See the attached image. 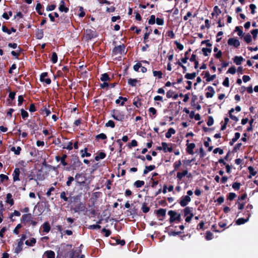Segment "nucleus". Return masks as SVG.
<instances>
[{"instance_id":"7c9ffc66","label":"nucleus","mask_w":258,"mask_h":258,"mask_svg":"<svg viewBox=\"0 0 258 258\" xmlns=\"http://www.w3.org/2000/svg\"><path fill=\"white\" fill-rule=\"evenodd\" d=\"M188 174L187 170H184L182 172H177V178L178 180H181L182 177L184 176H186Z\"/></svg>"},{"instance_id":"1a4fd4ad","label":"nucleus","mask_w":258,"mask_h":258,"mask_svg":"<svg viewBox=\"0 0 258 258\" xmlns=\"http://www.w3.org/2000/svg\"><path fill=\"white\" fill-rule=\"evenodd\" d=\"M48 76V73L47 72L42 73L40 76V81L41 82H45L46 84L49 85L51 82V79L50 78H45Z\"/></svg>"},{"instance_id":"c9c22d12","label":"nucleus","mask_w":258,"mask_h":258,"mask_svg":"<svg viewBox=\"0 0 258 258\" xmlns=\"http://www.w3.org/2000/svg\"><path fill=\"white\" fill-rule=\"evenodd\" d=\"M141 99L139 97H137L134 98L133 100V104L136 106L137 108H139L141 106L142 103H141Z\"/></svg>"},{"instance_id":"2f4dec72","label":"nucleus","mask_w":258,"mask_h":258,"mask_svg":"<svg viewBox=\"0 0 258 258\" xmlns=\"http://www.w3.org/2000/svg\"><path fill=\"white\" fill-rule=\"evenodd\" d=\"M44 33L42 29H37L36 32V37L38 39H41L43 37Z\"/></svg>"},{"instance_id":"4468645a","label":"nucleus","mask_w":258,"mask_h":258,"mask_svg":"<svg viewBox=\"0 0 258 258\" xmlns=\"http://www.w3.org/2000/svg\"><path fill=\"white\" fill-rule=\"evenodd\" d=\"M145 30H146V32L144 34V42L145 43L148 41L149 36L152 31V29L150 26H146L145 27Z\"/></svg>"},{"instance_id":"bb28decb","label":"nucleus","mask_w":258,"mask_h":258,"mask_svg":"<svg viewBox=\"0 0 258 258\" xmlns=\"http://www.w3.org/2000/svg\"><path fill=\"white\" fill-rule=\"evenodd\" d=\"M191 48H189L187 51H186L184 53V57L183 58H181V61L183 63H186L187 62V60L189 59L188 54L191 51Z\"/></svg>"},{"instance_id":"aec40b11","label":"nucleus","mask_w":258,"mask_h":258,"mask_svg":"<svg viewBox=\"0 0 258 258\" xmlns=\"http://www.w3.org/2000/svg\"><path fill=\"white\" fill-rule=\"evenodd\" d=\"M249 218V217H248V216H247L246 218H240L236 221V224L238 225L243 224L248 221Z\"/></svg>"},{"instance_id":"9d476101","label":"nucleus","mask_w":258,"mask_h":258,"mask_svg":"<svg viewBox=\"0 0 258 258\" xmlns=\"http://www.w3.org/2000/svg\"><path fill=\"white\" fill-rule=\"evenodd\" d=\"M191 201V198L188 196H183L181 198L179 204L181 207H185Z\"/></svg>"},{"instance_id":"c756f323","label":"nucleus","mask_w":258,"mask_h":258,"mask_svg":"<svg viewBox=\"0 0 258 258\" xmlns=\"http://www.w3.org/2000/svg\"><path fill=\"white\" fill-rule=\"evenodd\" d=\"M6 202L9 204H10L11 206H13L14 204V200L12 198V195L10 193H8L6 197Z\"/></svg>"},{"instance_id":"e433bc0d","label":"nucleus","mask_w":258,"mask_h":258,"mask_svg":"<svg viewBox=\"0 0 258 258\" xmlns=\"http://www.w3.org/2000/svg\"><path fill=\"white\" fill-rule=\"evenodd\" d=\"M175 133V130L173 128H169L167 131L165 133L166 138L169 139L171 137L172 135H173Z\"/></svg>"},{"instance_id":"ddd939ff","label":"nucleus","mask_w":258,"mask_h":258,"mask_svg":"<svg viewBox=\"0 0 258 258\" xmlns=\"http://www.w3.org/2000/svg\"><path fill=\"white\" fill-rule=\"evenodd\" d=\"M188 142L189 140H187L186 141L187 147L186 150L187 153L190 155H192L194 154L193 150L195 148L196 145L193 143L189 144Z\"/></svg>"},{"instance_id":"37998d69","label":"nucleus","mask_w":258,"mask_h":258,"mask_svg":"<svg viewBox=\"0 0 258 258\" xmlns=\"http://www.w3.org/2000/svg\"><path fill=\"white\" fill-rule=\"evenodd\" d=\"M138 80L136 79H132L130 78L128 79L127 83L129 85L132 87H135L137 85V83L138 82Z\"/></svg>"},{"instance_id":"b1692460","label":"nucleus","mask_w":258,"mask_h":258,"mask_svg":"<svg viewBox=\"0 0 258 258\" xmlns=\"http://www.w3.org/2000/svg\"><path fill=\"white\" fill-rule=\"evenodd\" d=\"M243 60H244V58L241 56H235L233 58V61L236 65L241 64Z\"/></svg>"},{"instance_id":"e2e57ef3","label":"nucleus","mask_w":258,"mask_h":258,"mask_svg":"<svg viewBox=\"0 0 258 258\" xmlns=\"http://www.w3.org/2000/svg\"><path fill=\"white\" fill-rule=\"evenodd\" d=\"M102 233H104V236L105 237H108L110 235L111 232L109 229H106V228H103L101 230Z\"/></svg>"},{"instance_id":"0e129e2a","label":"nucleus","mask_w":258,"mask_h":258,"mask_svg":"<svg viewBox=\"0 0 258 258\" xmlns=\"http://www.w3.org/2000/svg\"><path fill=\"white\" fill-rule=\"evenodd\" d=\"M242 146V143H239L235 145L232 150V152L235 153L238 150H239Z\"/></svg>"},{"instance_id":"dca6fc26","label":"nucleus","mask_w":258,"mask_h":258,"mask_svg":"<svg viewBox=\"0 0 258 258\" xmlns=\"http://www.w3.org/2000/svg\"><path fill=\"white\" fill-rule=\"evenodd\" d=\"M209 92L206 93V96L207 98H212L215 94V92L214 88L212 86H208L207 88Z\"/></svg>"},{"instance_id":"8fccbe9b","label":"nucleus","mask_w":258,"mask_h":258,"mask_svg":"<svg viewBox=\"0 0 258 258\" xmlns=\"http://www.w3.org/2000/svg\"><path fill=\"white\" fill-rule=\"evenodd\" d=\"M61 3H62V5H60V6L59 7V10L61 12H64L65 13H67L68 12L69 9L68 8H67L63 4H64V2L63 1H61Z\"/></svg>"},{"instance_id":"6ab92c4d","label":"nucleus","mask_w":258,"mask_h":258,"mask_svg":"<svg viewBox=\"0 0 258 258\" xmlns=\"http://www.w3.org/2000/svg\"><path fill=\"white\" fill-rule=\"evenodd\" d=\"M24 244V242L19 240L18 242L17 246L15 249V252L16 253H20L23 250V245Z\"/></svg>"},{"instance_id":"4be33fe9","label":"nucleus","mask_w":258,"mask_h":258,"mask_svg":"<svg viewBox=\"0 0 258 258\" xmlns=\"http://www.w3.org/2000/svg\"><path fill=\"white\" fill-rule=\"evenodd\" d=\"M44 256L46 258H54L55 253L52 250H47L44 252Z\"/></svg>"},{"instance_id":"20e7f679","label":"nucleus","mask_w":258,"mask_h":258,"mask_svg":"<svg viewBox=\"0 0 258 258\" xmlns=\"http://www.w3.org/2000/svg\"><path fill=\"white\" fill-rule=\"evenodd\" d=\"M75 213L84 212L86 211V204L85 202H80L75 205L74 207L71 208Z\"/></svg>"},{"instance_id":"f257e3e1","label":"nucleus","mask_w":258,"mask_h":258,"mask_svg":"<svg viewBox=\"0 0 258 258\" xmlns=\"http://www.w3.org/2000/svg\"><path fill=\"white\" fill-rule=\"evenodd\" d=\"M83 165L82 162L80 160L79 157L78 156H75L73 157L72 164L70 167H67L66 168V170L69 171L70 170H78L80 166Z\"/></svg>"},{"instance_id":"9b49d317","label":"nucleus","mask_w":258,"mask_h":258,"mask_svg":"<svg viewBox=\"0 0 258 258\" xmlns=\"http://www.w3.org/2000/svg\"><path fill=\"white\" fill-rule=\"evenodd\" d=\"M161 145L163 146V152L164 153H166L167 152L170 153L173 151V147L171 143L168 144L166 142H162Z\"/></svg>"},{"instance_id":"13d9d810","label":"nucleus","mask_w":258,"mask_h":258,"mask_svg":"<svg viewBox=\"0 0 258 258\" xmlns=\"http://www.w3.org/2000/svg\"><path fill=\"white\" fill-rule=\"evenodd\" d=\"M51 60L53 63H55L57 61V55L56 52H52Z\"/></svg>"},{"instance_id":"4c0bfd02","label":"nucleus","mask_w":258,"mask_h":258,"mask_svg":"<svg viewBox=\"0 0 258 258\" xmlns=\"http://www.w3.org/2000/svg\"><path fill=\"white\" fill-rule=\"evenodd\" d=\"M248 170L249 173V178H250L252 176H255L257 174V172L255 171L254 168L252 166H249Z\"/></svg>"},{"instance_id":"09e8293b","label":"nucleus","mask_w":258,"mask_h":258,"mask_svg":"<svg viewBox=\"0 0 258 258\" xmlns=\"http://www.w3.org/2000/svg\"><path fill=\"white\" fill-rule=\"evenodd\" d=\"M243 39L247 43H249L252 41L251 37L249 33H247L244 36Z\"/></svg>"},{"instance_id":"412c9836","label":"nucleus","mask_w":258,"mask_h":258,"mask_svg":"<svg viewBox=\"0 0 258 258\" xmlns=\"http://www.w3.org/2000/svg\"><path fill=\"white\" fill-rule=\"evenodd\" d=\"M2 31L4 32L8 33V34H11L12 32H15L16 31V29L13 27H12L11 29H9L6 26L4 25L2 26Z\"/></svg>"},{"instance_id":"49530a36","label":"nucleus","mask_w":258,"mask_h":258,"mask_svg":"<svg viewBox=\"0 0 258 258\" xmlns=\"http://www.w3.org/2000/svg\"><path fill=\"white\" fill-rule=\"evenodd\" d=\"M202 51L203 53L204 56H208L209 53H211L212 52V49L210 48H205L203 47L202 49Z\"/></svg>"},{"instance_id":"72a5a7b5","label":"nucleus","mask_w":258,"mask_h":258,"mask_svg":"<svg viewBox=\"0 0 258 258\" xmlns=\"http://www.w3.org/2000/svg\"><path fill=\"white\" fill-rule=\"evenodd\" d=\"M192 208L189 207H186L183 209V213H184V216H187L189 215H190V214H193L192 212Z\"/></svg>"},{"instance_id":"774afa93","label":"nucleus","mask_w":258,"mask_h":258,"mask_svg":"<svg viewBox=\"0 0 258 258\" xmlns=\"http://www.w3.org/2000/svg\"><path fill=\"white\" fill-rule=\"evenodd\" d=\"M251 34L252 35V37L254 39H255L257 37V35L258 34V29H255L250 31Z\"/></svg>"},{"instance_id":"603ef678","label":"nucleus","mask_w":258,"mask_h":258,"mask_svg":"<svg viewBox=\"0 0 258 258\" xmlns=\"http://www.w3.org/2000/svg\"><path fill=\"white\" fill-rule=\"evenodd\" d=\"M60 198L63 200L64 202H69V198L66 196V192L63 191L60 193Z\"/></svg>"},{"instance_id":"ea45409f","label":"nucleus","mask_w":258,"mask_h":258,"mask_svg":"<svg viewBox=\"0 0 258 258\" xmlns=\"http://www.w3.org/2000/svg\"><path fill=\"white\" fill-rule=\"evenodd\" d=\"M150 207L147 206V204L145 202L142 204L141 210L144 213H147L150 211Z\"/></svg>"},{"instance_id":"79ce46f5","label":"nucleus","mask_w":258,"mask_h":258,"mask_svg":"<svg viewBox=\"0 0 258 258\" xmlns=\"http://www.w3.org/2000/svg\"><path fill=\"white\" fill-rule=\"evenodd\" d=\"M234 111V108H231L229 111V117L230 118L232 119L233 120L235 121H237L238 120V118L237 116H235V115H233L232 114V113Z\"/></svg>"},{"instance_id":"473e14b6","label":"nucleus","mask_w":258,"mask_h":258,"mask_svg":"<svg viewBox=\"0 0 258 258\" xmlns=\"http://www.w3.org/2000/svg\"><path fill=\"white\" fill-rule=\"evenodd\" d=\"M253 208V206L252 205L248 204L246 207V212L245 215L248 216V217H250L251 214V210Z\"/></svg>"},{"instance_id":"a878e982","label":"nucleus","mask_w":258,"mask_h":258,"mask_svg":"<svg viewBox=\"0 0 258 258\" xmlns=\"http://www.w3.org/2000/svg\"><path fill=\"white\" fill-rule=\"evenodd\" d=\"M88 148H85L84 150H81L80 151L81 156L82 158H84L85 157H90L91 154L90 153L88 152Z\"/></svg>"},{"instance_id":"de8ad7c7","label":"nucleus","mask_w":258,"mask_h":258,"mask_svg":"<svg viewBox=\"0 0 258 258\" xmlns=\"http://www.w3.org/2000/svg\"><path fill=\"white\" fill-rule=\"evenodd\" d=\"M213 238V234L210 231H207L206 232L205 234V239L207 240H212Z\"/></svg>"},{"instance_id":"680f3d73","label":"nucleus","mask_w":258,"mask_h":258,"mask_svg":"<svg viewBox=\"0 0 258 258\" xmlns=\"http://www.w3.org/2000/svg\"><path fill=\"white\" fill-rule=\"evenodd\" d=\"M105 126L114 128L115 127V123L113 120H109L107 122L105 123Z\"/></svg>"},{"instance_id":"393cba45","label":"nucleus","mask_w":258,"mask_h":258,"mask_svg":"<svg viewBox=\"0 0 258 258\" xmlns=\"http://www.w3.org/2000/svg\"><path fill=\"white\" fill-rule=\"evenodd\" d=\"M43 231L45 233H48L50 230V226L48 222H44L42 225Z\"/></svg>"},{"instance_id":"052dcab7","label":"nucleus","mask_w":258,"mask_h":258,"mask_svg":"<svg viewBox=\"0 0 258 258\" xmlns=\"http://www.w3.org/2000/svg\"><path fill=\"white\" fill-rule=\"evenodd\" d=\"M236 197V194L234 192H230L227 196V200L232 201Z\"/></svg>"},{"instance_id":"f03ea898","label":"nucleus","mask_w":258,"mask_h":258,"mask_svg":"<svg viewBox=\"0 0 258 258\" xmlns=\"http://www.w3.org/2000/svg\"><path fill=\"white\" fill-rule=\"evenodd\" d=\"M111 115L116 120L123 121L124 119V114L122 111L114 109L111 111Z\"/></svg>"},{"instance_id":"c85d7f7f","label":"nucleus","mask_w":258,"mask_h":258,"mask_svg":"<svg viewBox=\"0 0 258 258\" xmlns=\"http://www.w3.org/2000/svg\"><path fill=\"white\" fill-rule=\"evenodd\" d=\"M27 125L28 127H29V128L34 130L33 133H35V131H37L38 130V128L37 127V125L35 121H32L30 123H29V122L27 123Z\"/></svg>"},{"instance_id":"2eb2a0df","label":"nucleus","mask_w":258,"mask_h":258,"mask_svg":"<svg viewBox=\"0 0 258 258\" xmlns=\"http://www.w3.org/2000/svg\"><path fill=\"white\" fill-rule=\"evenodd\" d=\"M166 210L165 209L160 208L157 210L155 211V213L156 214L157 217H165L166 215Z\"/></svg>"},{"instance_id":"338daca9","label":"nucleus","mask_w":258,"mask_h":258,"mask_svg":"<svg viewBox=\"0 0 258 258\" xmlns=\"http://www.w3.org/2000/svg\"><path fill=\"white\" fill-rule=\"evenodd\" d=\"M156 19L155 18V15H151L150 18L149 20L148 23L150 25H153L155 24Z\"/></svg>"},{"instance_id":"4d7b16f0","label":"nucleus","mask_w":258,"mask_h":258,"mask_svg":"<svg viewBox=\"0 0 258 258\" xmlns=\"http://www.w3.org/2000/svg\"><path fill=\"white\" fill-rule=\"evenodd\" d=\"M240 186H241V183L240 182H235L233 183V184L232 185V188L235 190H239Z\"/></svg>"},{"instance_id":"f704fd0d","label":"nucleus","mask_w":258,"mask_h":258,"mask_svg":"<svg viewBox=\"0 0 258 258\" xmlns=\"http://www.w3.org/2000/svg\"><path fill=\"white\" fill-rule=\"evenodd\" d=\"M100 80L102 82L110 81L111 80V78L107 73H104L101 75Z\"/></svg>"},{"instance_id":"a18cd8bd","label":"nucleus","mask_w":258,"mask_h":258,"mask_svg":"<svg viewBox=\"0 0 258 258\" xmlns=\"http://www.w3.org/2000/svg\"><path fill=\"white\" fill-rule=\"evenodd\" d=\"M197 76V73L195 72H194L192 73H187L185 75L184 78L188 80H192L194 79Z\"/></svg>"},{"instance_id":"6e6552de","label":"nucleus","mask_w":258,"mask_h":258,"mask_svg":"<svg viewBox=\"0 0 258 258\" xmlns=\"http://www.w3.org/2000/svg\"><path fill=\"white\" fill-rule=\"evenodd\" d=\"M227 43L229 46H233L235 48H238L240 45L239 40L235 38H229L227 41Z\"/></svg>"},{"instance_id":"423d86ee","label":"nucleus","mask_w":258,"mask_h":258,"mask_svg":"<svg viewBox=\"0 0 258 258\" xmlns=\"http://www.w3.org/2000/svg\"><path fill=\"white\" fill-rule=\"evenodd\" d=\"M72 247V245L71 244L62 243L57 251V253L61 255L63 253H66L68 250H70Z\"/></svg>"},{"instance_id":"f8f14e48","label":"nucleus","mask_w":258,"mask_h":258,"mask_svg":"<svg viewBox=\"0 0 258 258\" xmlns=\"http://www.w3.org/2000/svg\"><path fill=\"white\" fill-rule=\"evenodd\" d=\"M125 49V46L124 44L120 45L115 46L113 49V52L114 54H122Z\"/></svg>"},{"instance_id":"cd10ccee","label":"nucleus","mask_w":258,"mask_h":258,"mask_svg":"<svg viewBox=\"0 0 258 258\" xmlns=\"http://www.w3.org/2000/svg\"><path fill=\"white\" fill-rule=\"evenodd\" d=\"M36 243V240L35 238H32L29 240L25 241V244L29 246H33Z\"/></svg>"},{"instance_id":"69168bd1","label":"nucleus","mask_w":258,"mask_h":258,"mask_svg":"<svg viewBox=\"0 0 258 258\" xmlns=\"http://www.w3.org/2000/svg\"><path fill=\"white\" fill-rule=\"evenodd\" d=\"M205 222L203 221H201L197 225V229L198 230H204V229Z\"/></svg>"},{"instance_id":"a19ab883","label":"nucleus","mask_w":258,"mask_h":258,"mask_svg":"<svg viewBox=\"0 0 258 258\" xmlns=\"http://www.w3.org/2000/svg\"><path fill=\"white\" fill-rule=\"evenodd\" d=\"M106 157V154L104 152H101L95 157V160L96 161H99L100 159H103Z\"/></svg>"},{"instance_id":"a211bd4d","label":"nucleus","mask_w":258,"mask_h":258,"mask_svg":"<svg viewBox=\"0 0 258 258\" xmlns=\"http://www.w3.org/2000/svg\"><path fill=\"white\" fill-rule=\"evenodd\" d=\"M32 219V215L31 214H25L22 215V218H21V222H30L31 219Z\"/></svg>"},{"instance_id":"864d4df0","label":"nucleus","mask_w":258,"mask_h":258,"mask_svg":"<svg viewBox=\"0 0 258 258\" xmlns=\"http://www.w3.org/2000/svg\"><path fill=\"white\" fill-rule=\"evenodd\" d=\"M235 31L237 32V34L239 37L243 36V33L240 26H236L235 28Z\"/></svg>"},{"instance_id":"58836bf2","label":"nucleus","mask_w":258,"mask_h":258,"mask_svg":"<svg viewBox=\"0 0 258 258\" xmlns=\"http://www.w3.org/2000/svg\"><path fill=\"white\" fill-rule=\"evenodd\" d=\"M42 8V5L40 3H38L37 4V5L36 6L35 10H36V12H37V13L39 15H45V14H43L42 12V11H41Z\"/></svg>"},{"instance_id":"c03bdc74","label":"nucleus","mask_w":258,"mask_h":258,"mask_svg":"<svg viewBox=\"0 0 258 258\" xmlns=\"http://www.w3.org/2000/svg\"><path fill=\"white\" fill-rule=\"evenodd\" d=\"M11 150L14 152L15 155H19L20 154L22 149L20 146H18L17 148H16L15 147H12L11 148Z\"/></svg>"},{"instance_id":"0eeeda50","label":"nucleus","mask_w":258,"mask_h":258,"mask_svg":"<svg viewBox=\"0 0 258 258\" xmlns=\"http://www.w3.org/2000/svg\"><path fill=\"white\" fill-rule=\"evenodd\" d=\"M74 179L76 180L77 183L79 185H84L86 183L84 177L83 176L82 173H77L75 175Z\"/></svg>"},{"instance_id":"7ed1b4c3","label":"nucleus","mask_w":258,"mask_h":258,"mask_svg":"<svg viewBox=\"0 0 258 258\" xmlns=\"http://www.w3.org/2000/svg\"><path fill=\"white\" fill-rule=\"evenodd\" d=\"M168 214L170 216L169 222L172 223L173 222L177 221L180 222L181 220L180 214H177L176 212L172 210L169 211Z\"/></svg>"},{"instance_id":"5701e85b","label":"nucleus","mask_w":258,"mask_h":258,"mask_svg":"<svg viewBox=\"0 0 258 258\" xmlns=\"http://www.w3.org/2000/svg\"><path fill=\"white\" fill-rule=\"evenodd\" d=\"M81 200V196L77 195L72 197H71L69 199V202L70 203H78V202H80Z\"/></svg>"},{"instance_id":"5fc2aeb1","label":"nucleus","mask_w":258,"mask_h":258,"mask_svg":"<svg viewBox=\"0 0 258 258\" xmlns=\"http://www.w3.org/2000/svg\"><path fill=\"white\" fill-rule=\"evenodd\" d=\"M113 239L115 240V244H120L121 246H123L125 244V241L124 240H120L117 238H113Z\"/></svg>"},{"instance_id":"39448f33","label":"nucleus","mask_w":258,"mask_h":258,"mask_svg":"<svg viewBox=\"0 0 258 258\" xmlns=\"http://www.w3.org/2000/svg\"><path fill=\"white\" fill-rule=\"evenodd\" d=\"M98 36V34L96 31L91 29H87L85 31V38L87 41L91 40L93 38H95Z\"/></svg>"},{"instance_id":"bf43d9fd","label":"nucleus","mask_w":258,"mask_h":258,"mask_svg":"<svg viewBox=\"0 0 258 258\" xmlns=\"http://www.w3.org/2000/svg\"><path fill=\"white\" fill-rule=\"evenodd\" d=\"M153 74L154 76H157L159 79H161L162 78L163 74L161 71H153Z\"/></svg>"},{"instance_id":"3c124183","label":"nucleus","mask_w":258,"mask_h":258,"mask_svg":"<svg viewBox=\"0 0 258 258\" xmlns=\"http://www.w3.org/2000/svg\"><path fill=\"white\" fill-rule=\"evenodd\" d=\"M145 184V182L143 180H137L134 183V185L137 187L139 188L143 186Z\"/></svg>"},{"instance_id":"6e6d98bb","label":"nucleus","mask_w":258,"mask_h":258,"mask_svg":"<svg viewBox=\"0 0 258 258\" xmlns=\"http://www.w3.org/2000/svg\"><path fill=\"white\" fill-rule=\"evenodd\" d=\"M106 139H107V136L104 133H101V134H100L99 135H97L96 136V140H99L100 139L105 140Z\"/></svg>"},{"instance_id":"f3484780","label":"nucleus","mask_w":258,"mask_h":258,"mask_svg":"<svg viewBox=\"0 0 258 258\" xmlns=\"http://www.w3.org/2000/svg\"><path fill=\"white\" fill-rule=\"evenodd\" d=\"M20 173V171L19 168H16L14 169V172L13 174L14 181H16L20 180V179H19Z\"/></svg>"}]
</instances>
